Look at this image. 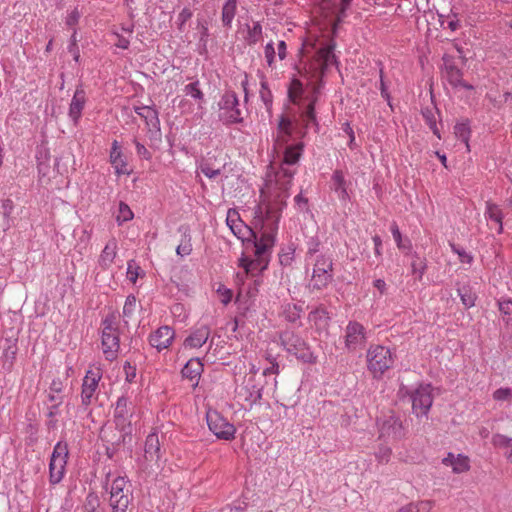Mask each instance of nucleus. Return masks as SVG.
<instances>
[{
	"instance_id": "obj_56",
	"label": "nucleus",
	"mask_w": 512,
	"mask_h": 512,
	"mask_svg": "<svg viewBox=\"0 0 512 512\" xmlns=\"http://www.w3.org/2000/svg\"><path fill=\"white\" fill-rule=\"evenodd\" d=\"M193 16V12L189 8H183L182 11L178 14L176 24L180 31H183L184 25L188 20Z\"/></svg>"
},
{
	"instance_id": "obj_31",
	"label": "nucleus",
	"mask_w": 512,
	"mask_h": 512,
	"mask_svg": "<svg viewBox=\"0 0 512 512\" xmlns=\"http://www.w3.org/2000/svg\"><path fill=\"white\" fill-rule=\"evenodd\" d=\"M237 10V1L236 0H227L221 12V21L224 27L230 28L233 22V19L236 15Z\"/></svg>"
},
{
	"instance_id": "obj_19",
	"label": "nucleus",
	"mask_w": 512,
	"mask_h": 512,
	"mask_svg": "<svg viewBox=\"0 0 512 512\" xmlns=\"http://www.w3.org/2000/svg\"><path fill=\"white\" fill-rule=\"evenodd\" d=\"M135 112L145 122L151 136H160V120L158 112L150 106H137Z\"/></svg>"
},
{
	"instance_id": "obj_64",
	"label": "nucleus",
	"mask_w": 512,
	"mask_h": 512,
	"mask_svg": "<svg viewBox=\"0 0 512 512\" xmlns=\"http://www.w3.org/2000/svg\"><path fill=\"white\" fill-rule=\"evenodd\" d=\"M80 18V13L77 9L72 10L66 17V24L68 26H75Z\"/></svg>"
},
{
	"instance_id": "obj_50",
	"label": "nucleus",
	"mask_w": 512,
	"mask_h": 512,
	"mask_svg": "<svg viewBox=\"0 0 512 512\" xmlns=\"http://www.w3.org/2000/svg\"><path fill=\"white\" fill-rule=\"evenodd\" d=\"M450 247H451L452 251L458 255L461 263L472 264L474 257L471 253L467 252L465 249H463L453 243L450 244Z\"/></svg>"
},
{
	"instance_id": "obj_45",
	"label": "nucleus",
	"mask_w": 512,
	"mask_h": 512,
	"mask_svg": "<svg viewBox=\"0 0 512 512\" xmlns=\"http://www.w3.org/2000/svg\"><path fill=\"white\" fill-rule=\"evenodd\" d=\"M184 92L186 95L192 97L199 103H201L204 100V94L199 88V81H195V82L187 84L184 87Z\"/></svg>"
},
{
	"instance_id": "obj_34",
	"label": "nucleus",
	"mask_w": 512,
	"mask_h": 512,
	"mask_svg": "<svg viewBox=\"0 0 512 512\" xmlns=\"http://www.w3.org/2000/svg\"><path fill=\"white\" fill-rule=\"evenodd\" d=\"M262 36V26L259 22H254L251 26H247L245 41L248 45L252 46L257 44L262 40Z\"/></svg>"
},
{
	"instance_id": "obj_63",
	"label": "nucleus",
	"mask_w": 512,
	"mask_h": 512,
	"mask_svg": "<svg viewBox=\"0 0 512 512\" xmlns=\"http://www.w3.org/2000/svg\"><path fill=\"white\" fill-rule=\"evenodd\" d=\"M390 230H391L392 236H393L398 248H400V249L404 248V245L402 244L401 232L398 228V225L396 223H393L390 227Z\"/></svg>"
},
{
	"instance_id": "obj_11",
	"label": "nucleus",
	"mask_w": 512,
	"mask_h": 512,
	"mask_svg": "<svg viewBox=\"0 0 512 512\" xmlns=\"http://www.w3.org/2000/svg\"><path fill=\"white\" fill-rule=\"evenodd\" d=\"M412 411L416 417L427 416L433 404L432 386L421 384L411 393Z\"/></svg>"
},
{
	"instance_id": "obj_12",
	"label": "nucleus",
	"mask_w": 512,
	"mask_h": 512,
	"mask_svg": "<svg viewBox=\"0 0 512 512\" xmlns=\"http://www.w3.org/2000/svg\"><path fill=\"white\" fill-rule=\"evenodd\" d=\"M442 61V76L444 80L454 88H464L468 90L473 89L472 85L467 84L462 80L463 73L454 56L446 53L443 55Z\"/></svg>"
},
{
	"instance_id": "obj_54",
	"label": "nucleus",
	"mask_w": 512,
	"mask_h": 512,
	"mask_svg": "<svg viewBox=\"0 0 512 512\" xmlns=\"http://www.w3.org/2000/svg\"><path fill=\"white\" fill-rule=\"evenodd\" d=\"M412 273L418 279L421 280L426 269L424 261L420 258H416L411 263Z\"/></svg>"
},
{
	"instance_id": "obj_35",
	"label": "nucleus",
	"mask_w": 512,
	"mask_h": 512,
	"mask_svg": "<svg viewBox=\"0 0 512 512\" xmlns=\"http://www.w3.org/2000/svg\"><path fill=\"white\" fill-rule=\"evenodd\" d=\"M303 93L304 88L302 82L297 78H293L288 88V97L290 101L294 104H298L302 99Z\"/></svg>"
},
{
	"instance_id": "obj_3",
	"label": "nucleus",
	"mask_w": 512,
	"mask_h": 512,
	"mask_svg": "<svg viewBox=\"0 0 512 512\" xmlns=\"http://www.w3.org/2000/svg\"><path fill=\"white\" fill-rule=\"evenodd\" d=\"M367 369L373 377H381L394 364V357L389 348L382 345H372L366 354Z\"/></svg>"
},
{
	"instance_id": "obj_52",
	"label": "nucleus",
	"mask_w": 512,
	"mask_h": 512,
	"mask_svg": "<svg viewBox=\"0 0 512 512\" xmlns=\"http://www.w3.org/2000/svg\"><path fill=\"white\" fill-rule=\"evenodd\" d=\"M259 94L265 106L269 108L272 105L273 96L271 90L268 87V83L265 80L261 81V88Z\"/></svg>"
},
{
	"instance_id": "obj_26",
	"label": "nucleus",
	"mask_w": 512,
	"mask_h": 512,
	"mask_svg": "<svg viewBox=\"0 0 512 512\" xmlns=\"http://www.w3.org/2000/svg\"><path fill=\"white\" fill-rule=\"evenodd\" d=\"M484 216L486 220L495 224V228L498 234L503 232L504 213L497 204L487 201Z\"/></svg>"
},
{
	"instance_id": "obj_20",
	"label": "nucleus",
	"mask_w": 512,
	"mask_h": 512,
	"mask_svg": "<svg viewBox=\"0 0 512 512\" xmlns=\"http://www.w3.org/2000/svg\"><path fill=\"white\" fill-rule=\"evenodd\" d=\"M86 100L87 98L84 89L82 87H78L72 97L68 111V115L75 125L78 124L82 116V111L85 107Z\"/></svg>"
},
{
	"instance_id": "obj_60",
	"label": "nucleus",
	"mask_w": 512,
	"mask_h": 512,
	"mask_svg": "<svg viewBox=\"0 0 512 512\" xmlns=\"http://www.w3.org/2000/svg\"><path fill=\"white\" fill-rule=\"evenodd\" d=\"M498 308L503 315L512 316V300L506 298L499 299Z\"/></svg>"
},
{
	"instance_id": "obj_37",
	"label": "nucleus",
	"mask_w": 512,
	"mask_h": 512,
	"mask_svg": "<svg viewBox=\"0 0 512 512\" xmlns=\"http://www.w3.org/2000/svg\"><path fill=\"white\" fill-rule=\"evenodd\" d=\"M301 313L302 308L297 304L288 303L283 306L282 314L289 322H296L298 319H300Z\"/></svg>"
},
{
	"instance_id": "obj_24",
	"label": "nucleus",
	"mask_w": 512,
	"mask_h": 512,
	"mask_svg": "<svg viewBox=\"0 0 512 512\" xmlns=\"http://www.w3.org/2000/svg\"><path fill=\"white\" fill-rule=\"evenodd\" d=\"M118 251V243L115 238H111L104 249L101 251V254L98 259V264L102 269H108L114 263V260L117 256Z\"/></svg>"
},
{
	"instance_id": "obj_46",
	"label": "nucleus",
	"mask_w": 512,
	"mask_h": 512,
	"mask_svg": "<svg viewBox=\"0 0 512 512\" xmlns=\"http://www.w3.org/2000/svg\"><path fill=\"white\" fill-rule=\"evenodd\" d=\"M133 217H134V214H133L132 210L130 209V207L126 203L120 202L118 214L116 217L118 224H122L124 222L130 221L131 219H133Z\"/></svg>"
},
{
	"instance_id": "obj_23",
	"label": "nucleus",
	"mask_w": 512,
	"mask_h": 512,
	"mask_svg": "<svg viewBox=\"0 0 512 512\" xmlns=\"http://www.w3.org/2000/svg\"><path fill=\"white\" fill-rule=\"evenodd\" d=\"M209 336L210 328L207 325H201L195 328L185 339L184 346L189 348H200L207 342Z\"/></svg>"
},
{
	"instance_id": "obj_15",
	"label": "nucleus",
	"mask_w": 512,
	"mask_h": 512,
	"mask_svg": "<svg viewBox=\"0 0 512 512\" xmlns=\"http://www.w3.org/2000/svg\"><path fill=\"white\" fill-rule=\"evenodd\" d=\"M263 385L254 378V375H245L241 385L236 389L240 401L248 405L257 403L262 397Z\"/></svg>"
},
{
	"instance_id": "obj_33",
	"label": "nucleus",
	"mask_w": 512,
	"mask_h": 512,
	"mask_svg": "<svg viewBox=\"0 0 512 512\" xmlns=\"http://www.w3.org/2000/svg\"><path fill=\"white\" fill-rule=\"evenodd\" d=\"M328 312L323 307H318L309 314V321L318 329L325 328L329 322Z\"/></svg>"
},
{
	"instance_id": "obj_22",
	"label": "nucleus",
	"mask_w": 512,
	"mask_h": 512,
	"mask_svg": "<svg viewBox=\"0 0 512 512\" xmlns=\"http://www.w3.org/2000/svg\"><path fill=\"white\" fill-rule=\"evenodd\" d=\"M442 464L451 467L456 474L466 472L470 469V460L463 454L449 452L443 459Z\"/></svg>"
},
{
	"instance_id": "obj_59",
	"label": "nucleus",
	"mask_w": 512,
	"mask_h": 512,
	"mask_svg": "<svg viewBox=\"0 0 512 512\" xmlns=\"http://www.w3.org/2000/svg\"><path fill=\"white\" fill-rule=\"evenodd\" d=\"M63 389H64L63 382L59 378L53 379L50 384L47 397L51 396V395H53V396L62 395Z\"/></svg>"
},
{
	"instance_id": "obj_61",
	"label": "nucleus",
	"mask_w": 512,
	"mask_h": 512,
	"mask_svg": "<svg viewBox=\"0 0 512 512\" xmlns=\"http://www.w3.org/2000/svg\"><path fill=\"white\" fill-rule=\"evenodd\" d=\"M381 96L387 101L388 105L391 106V96L388 92V87L384 81L383 70L380 69V86Z\"/></svg>"
},
{
	"instance_id": "obj_40",
	"label": "nucleus",
	"mask_w": 512,
	"mask_h": 512,
	"mask_svg": "<svg viewBox=\"0 0 512 512\" xmlns=\"http://www.w3.org/2000/svg\"><path fill=\"white\" fill-rule=\"evenodd\" d=\"M454 134L459 140L465 143L469 150L470 127L468 122L457 123L454 126Z\"/></svg>"
},
{
	"instance_id": "obj_55",
	"label": "nucleus",
	"mask_w": 512,
	"mask_h": 512,
	"mask_svg": "<svg viewBox=\"0 0 512 512\" xmlns=\"http://www.w3.org/2000/svg\"><path fill=\"white\" fill-rule=\"evenodd\" d=\"M275 47L272 41L266 44L264 48V56L269 67L273 68L275 64Z\"/></svg>"
},
{
	"instance_id": "obj_53",
	"label": "nucleus",
	"mask_w": 512,
	"mask_h": 512,
	"mask_svg": "<svg viewBox=\"0 0 512 512\" xmlns=\"http://www.w3.org/2000/svg\"><path fill=\"white\" fill-rule=\"evenodd\" d=\"M294 248L292 246H288L281 250L279 254L280 264L283 266H289L294 259Z\"/></svg>"
},
{
	"instance_id": "obj_6",
	"label": "nucleus",
	"mask_w": 512,
	"mask_h": 512,
	"mask_svg": "<svg viewBox=\"0 0 512 512\" xmlns=\"http://www.w3.org/2000/svg\"><path fill=\"white\" fill-rule=\"evenodd\" d=\"M379 439L383 441H399L406 435L401 419L392 411L381 415L377 420Z\"/></svg>"
},
{
	"instance_id": "obj_36",
	"label": "nucleus",
	"mask_w": 512,
	"mask_h": 512,
	"mask_svg": "<svg viewBox=\"0 0 512 512\" xmlns=\"http://www.w3.org/2000/svg\"><path fill=\"white\" fill-rule=\"evenodd\" d=\"M433 504L434 503L430 500L409 503L401 507L397 512H430L433 507Z\"/></svg>"
},
{
	"instance_id": "obj_5",
	"label": "nucleus",
	"mask_w": 512,
	"mask_h": 512,
	"mask_svg": "<svg viewBox=\"0 0 512 512\" xmlns=\"http://www.w3.org/2000/svg\"><path fill=\"white\" fill-rule=\"evenodd\" d=\"M132 491L129 480L126 477H116L111 484L110 506L113 512H127L132 501Z\"/></svg>"
},
{
	"instance_id": "obj_38",
	"label": "nucleus",
	"mask_w": 512,
	"mask_h": 512,
	"mask_svg": "<svg viewBox=\"0 0 512 512\" xmlns=\"http://www.w3.org/2000/svg\"><path fill=\"white\" fill-rule=\"evenodd\" d=\"M458 295L460 296L462 304L466 308H471L475 305L476 294L472 291L469 286H462L458 289Z\"/></svg>"
},
{
	"instance_id": "obj_18",
	"label": "nucleus",
	"mask_w": 512,
	"mask_h": 512,
	"mask_svg": "<svg viewBox=\"0 0 512 512\" xmlns=\"http://www.w3.org/2000/svg\"><path fill=\"white\" fill-rule=\"evenodd\" d=\"M175 338V331L170 326H161L149 336L150 345L158 352L170 347Z\"/></svg>"
},
{
	"instance_id": "obj_28",
	"label": "nucleus",
	"mask_w": 512,
	"mask_h": 512,
	"mask_svg": "<svg viewBox=\"0 0 512 512\" xmlns=\"http://www.w3.org/2000/svg\"><path fill=\"white\" fill-rule=\"evenodd\" d=\"M332 188L336 192L338 198L341 201L346 202L349 199V194L347 191V182L345 180L343 171H334L332 175Z\"/></svg>"
},
{
	"instance_id": "obj_2",
	"label": "nucleus",
	"mask_w": 512,
	"mask_h": 512,
	"mask_svg": "<svg viewBox=\"0 0 512 512\" xmlns=\"http://www.w3.org/2000/svg\"><path fill=\"white\" fill-rule=\"evenodd\" d=\"M280 206H268L265 211L266 219L264 220L260 237L255 236V259H243L241 266L247 273L254 271H263L267 268L269 257L276 243V236L279 228L281 215L279 214Z\"/></svg>"
},
{
	"instance_id": "obj_51",
	"label": "nucleus",
	"mask_w": 512,
	"mask_h": 512,
	"mask_svg": "<svg viewBox=\"0 0 512 512\" xmlns=\"http://www.w3.org/2000/svg\"><path fill=\"white\" fill-rule=\"evenodd\" d=\"M16 354H17V348L15 345H9L4 350V357H5L4 367H6L7 370H10L12 368L15 358H16Z\"/></svg>"
},
{
	"instance_id": "obj_7",
	"label": "nucleus",
	"mask_w": 512,
	"mask_h": 512,
	"mask_svg": "<svg viewBox=\"0 0 512 512\" xmlns=\"http://www.w3.org/2000/svg\"><path fill=\"white\" fill-rule=\"evenodd\" d=\"M68 446L64 442H58L53 449L49 463V481L52 485L58 484L66 472L68 459Z\"/></svg>"
},
{
	"instance_id": "obj_41",
	"label": "nucleus",
	"mask_w": 512,
	"mask_h": 512,
	"mask_svg": "<svg viewBox=\"0 0 512 512\" xmlns=\"http://www.w3.org/2000/svg\"><path fill=\"white\" fill-rule=\"evenodd\" d=\"M126 275H127V279L135 284L137 279L139 277H143L145 275V272L143 271V269L136 263L135 260H130L128 261L127 263V272H126Z\"/></svg>"
},
{
	"instance_id": "obj_62",
	"label": "nucleus",
	"mask_w": 512,
	"mask_h": 512,
	"mask_svg": "<svg viewBox=\"0 0 512 512\" xmlns=\"http://www.w3.org/2000/svg\"><path fill=\"white\" fill-rule=\"evenodd\" d=\"M13 201L10 199H4L1 201L0 211L5 217H9L13 211Z\"/></svg>"
},
{
	"instance_id": "obj_44",
	"label": "nucleus",
	"mask_w": 512,
	"mask_h": 512,
	"mask_svg": "<svg viewBox=\"0 0 512 512\" xmlns=\"http://www.w3.org/2000/svg\"><path fill=\"white\" fill-rule=\"evenodd\" d=\"M375 458L379 464H387L392 455L391 447L380 444L374 452Z\"/></svg>"
},
{
	"instance_id": "obj_27",
	"label": "nucleus",
	"mask_w": 512,
	"mask_h": 512,
	"mask_svg": "<svg viewBox=\"0 0 512 512\" xmlns=\"http://www.w3.org/2000/svg\"><path fill=\"white\" fill-rule=\"evenodd\" d=\"M292 133V123L286 117H281L275 140V146L280 150L282 147L287 146V142Z\"/></svg>"
},
{
	"instance_id": "obj_43",
	"label": "nucleus",
	"mask_w": 512,
	"mask_h": 512,
	"mask_svg": "<svg viewBox=\"0 0 512 512\" xmlns=\"http://www.w3.org/2000/svg\"><path fill=\"white\" fill-rule=\"evenodd\" d=\"M225 164L218 167H213L209 160L204 161L200 165L201 172L208 177L209 179H216L222 172V168H224Z\"/></svg>"
},
{
	"instance_id": "obj_32",
	"label": "nucleus",
	"mask_w": 512,
	"mask_h": 512,
	"mask_svg": "<svg viewBox=\"0 0 512 512\" xmlns=\"http://www.w3.org/2000/svg\"><path fill=\"white\" fill-rule=\"evenodd\" d=\"M160 442L156 433H150L145 441V454L150 459H159Z\"/></svg>"
},
{
	"instance_id": "obj_39",
	"label": "nucleus",
	"mask_w": 512,
	"mask_h": 512,
	"mask_svg": "<svg viewBox=\"0 0 512 512\" xmlns=\"http://www.w3.org/2000/svg\"><path fill=\"white\" fill-rule=\"evenodd\" d=\"M64 396L63 395H57V396H48V401L50 404L47 406V416L50 419H55L60 414V406L63 403Z\"/></svg>"
},
{
	"instance_id": "obj_16",
	"label": "nucleus",
	"mask_w": 512,
	"mask_h": 512,
	"mask_svg": "<svg viewBox=\"0 0 512 512\" xmlns=\"http://www.w3.org/2000/svg\"><path fill=\"white\" fill-rule=\"evenodd\" d=\"M344 339L348 351L363 349L367 341V331L362 324L350 321L345 328Z\"/></svg>"
},
{
	"instance_id": "obj_57",
	"label": "nucleus",
	"mask_w": 512,
	"mask_h": 512,
	"mask_svg": "<svg viewBox=\"0 0 512 512\" xmlns=\"http://www.w3.org/2000/svg\"><path fill=\"white\" fill-rule=\"evenodd\" d=\"M493 398L496 401H511L512 400V389L499 388L496 391H494Z\"/></svg>"
},
{
	"instance_id": "obj_47",
	"label": "nucleus",
	"mask_w": 512,
	"mask_h": 512,
	"mask_svg": "<svg viewBox=\"0 0 512 512\" xmlns=\"http://www.w3.org/2000/svg\"><path fill=\"white\" fill-rule=\"evenodd\" d=\"M137 307V299L134 295L127 296L124 306H123V317L126 319H130Z\"/></svg>"
},
{
	"instance_id": "obj_48",
	"label": "nucleus",
	"mask_w": 512,
	"mask_h": 512,
	"mask_svg": "<svg viewBox=\"0 0 512 512\" xmlns=\"http://www.w3.org/2000/svg\"><path fill=\"white\" fill-rule=\"evenodd\" d=\"M318 58L321 61L322 69L329 66L334 60V54L330 47H325L319 50Z\"/></svg>"
},
{
	"instance_id": "obj_58",
	"label": "nucleus",
	"mask_w": 512,
	"mask_h": 512,
	"mask_svg": "<svg viewBox=\"0 0 512 512\" xmlns=\"http://www.w3.org/2000/svg\"><path fill=\"white\" fill-rule=\"evenodd\" d=\"M135 144L137 156L141 159L150 160L152 158L151 152L136 138L133 140Z\"/></svg>"
},
{
	"instance_id": "obj_1",
	"label": "nucleus",
	"mask_w": 512,
	"mask_h": 512,
	"mask_svg": "<svg viewBox=\"0 0 512 512\" xmlns=\"http://www.w3.org/2000/svg\"><path fill=\"white\" fill-rule=\"evenodd\" d=\"M303 152V144L297 143L284 147L283 157L279 169L269 175L265 187L262 189L263 203L260 206L261 211L267 210L268 206H280L279 214L286 207V200L289 197V189L292 185L293 177L297 171L298 164Z\"/></svg>"
},
{
	"instance_id": "obj_49",
	"label": "nucleus",
	"mask_w": 512,
	"mask_h": 512,
	"mask_svg": "<svg viewBox=\"0 0 512 512\" xmlns=\"http://www.w3.org/2000/svg\"><path fill=\"white\" fill-rule=\"evenodd\" d=\"M99 507V499L98 496L94 493H89L86 496L83 512H97V508Z\"/></svg>"
},
{
	"instance_id": "obj_30",
	"label": "nucleus",
	"mask_w": 512,
	"mask_h": 512,
	"mask_svg": "<svg viewBox=\"0 0 512 512\" xmlns=\"http://www.w3.org/2000/svg\"><path fill=\"white\" fill-rule=\"evenodd\" d=\"M226 222L227 225L230 227L231 231L233 232V234L238 238H241L243 229H248L240 220L238 212L234 209L228 210Z\"/></svg>"
},
{
	"instance_id": "obj_13",
	"label": "nucleus",
	"mask_w": 512,
	"mask_h": 512,
	"mask_svg": "<svg viewBox=\"0 0 512 512\" xmlns=\"http://www.w3.org/2000/svg\"><path fill=\"white\" fill-rule=\"evenodd\" d=\"M207 424L210 431L218 438L232 440L235 437L236 429L219 412L209 410L206 414Z\"/></svg>"
},
{
	"instance_id": "obj_10",
	"label": "nucleus",
	"mask_w": 512,
	"mask_h": 512,
	"mask_svg": "<svg viewBox=\"0 0 512 512\" xmlns=\"http://www.w3.org/2000/svg\"><path fill=\"white\" fill-rule=\"evenodd\" d=\"M119 347L118 329L114 326L113 319L107 317L103 321L102 329V350L105 358L108 361L116 359Z\"/></svg>"
},
{
	"instance_id": "obj_42",
	"label": "nucleus",
	"mask_w": 512,
	"mask_h": 512,
	"mask_svg": "<svg viewBox=\"0 0 512 512\" xmlns=\"http://www.w3.org/2000/svg\"><path fill=\"white\" fill-rule=\"evenodd\" d=\"M192 252V243L191 236L187 233H184L180 244L176 247V254L180 257H185L190 255Z\"/></svg>"
},
{
	"instance_id": "obj_14",
	"label": "nucleus",
	"mask_w": 512,
	"mask_h": 512,
	"mask_svg": "<svg viewBox=\"0 0 512 512\" xmlns=\"http://www.w3.org/2000/svg\"><path fill=\"white\" fill-rule=\"evenodd\" d=\"M134 414V405L126 396L117 399L113 421L118 430L127 433L131 428V419Z\"/></svg>"
},
{
	"instance_id": "obj_9",
	"label": "nucleus",
	"mask_w": 512,
	"mask_h": 512,
	"mask_svg": "<svg viewBox=\"0 0 512 512\" xmlns=\"http://www.w3.org/2000/svg\"><path fill=\"white\" fill-rule=\"evenodd\" d=\"M102 369L100 366H95L86 371L81 385V404L84 407L90 406L97 400L99 382L102 379Z\"/></svg>"
},
{
	"instance_id": "obj_17",
	"label": "nucleus",
	"mask_w": 512,
	"mask_h": 512,
	"mask_svg": "<svg viewBox=\"0 0 512 512\" xmlns=\"http://www.w3.org/2000/svg\"><path fill=\"white\" fill-rule=\"evenodd\" d=\"M332 260L326 256H319L316 260L312 275V286L323 289L332 281Z\"/></svg>"
},
{
	"instance_id": "obj_21",
	"label": "nucleus",
	"mask_w": 512,
	"mask_h": 512,
	"mask_svg": "<svg viewBox=\"0 0 512 512\" xmlns=\"http://www.w3.org/2000/svg\"><path fill=\"white\" fill-rule=\"evenodd\" d=\"M110 163L118 176L130 174L127 161L121 151L119 143L116 140L113 141L111 146Z\"/></svg>"
},
{
	"instance_id": "obj_29",
	"label": "nucleus",
	"mask_w": 512,
	"mask_h": 512,
	"mask_svg": "<svg viewBox=\"0 0 512 512\" xmlns=\"http://www.w3.org/2000/svg\"><path fill=\"white\" fill-rule=\"evenodd\" d=\"M313 96L310 103L307 105L305 110L301 114L302 121L305 127H309L310 124L318 126L316 114H315V102L317 100L318 87L314 86Z\"/></svg>"
},
{
	"instance_id": "obj_4",
	"label": "nucleus",
	"mask_w": 512,
	"mask_h": 512,
	"mask_svg": "<svg viewBox=\"0 0 512 512\" xmlns=\"http://www.w3.org/2000/svg\"><path fill=\"white\" fill-rule=\"evenodd\" d=\"M280 342L286 352L295 356L298 360L304 363H315L316 357L305 340L298 334L286 330L280 334Z\"/></svg>"
},
{
	"instance_id": "obj_8",
	"label": "nucleus",
	"mask_w": 512,
	"mask_h": 512,
	"mask_svg": "<svg viewBox=\"0 0 512 512\" xmlns=\"http://www.w3.org/2000/svg\"><path fill=\"white\" fill-rule=\"evenodd\" d=\"M219 119L224 124L241 123L243 121L242 113L239 108V100L235 92H225L219 103Z\"/></svg>"
},
{
	"instance_id": "obj_25",
	"label": "nucleus",
	"mask_w": 512,
	"mask_h": 512,
	"mask_svg": "<svg viewBox=\"0 0 512 512\" xmlns=\"http://www.w3.org/2000/svg\"><path fill=\"white\" fill-rule=\"evenodd\" d=\"M203 372V364L198 358L190 359L183 367L181 373L186 379L192 381V386L198 385L199 378Z\"/></svg>"
}]
</instances>
